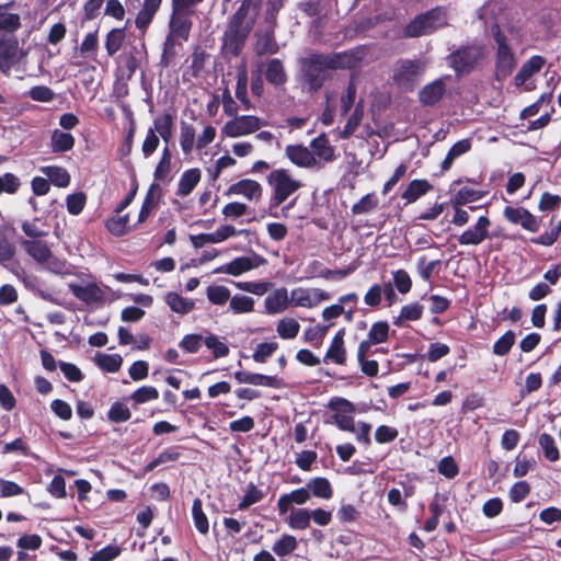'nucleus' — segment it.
<instances>
[{"instance_id":"obj_52","label":"nucleus","mask_w":561,"mask_h":561,"mask_svg":"<svg viewBox=\"0 0 561 561\" xmlns=\"http://www.w3.org/2000/svg\"><path fill=\"white\" fill-rule=\"evenodd\" d=\"M300 330V324L293 318L282 319L277 323L276 331L282 339H295Z\"/></svg>"},{"instance_id":"obj_3","label":"nucleus","mask_w":561,"mask_h":561,"mask_svg":"<svg viewBox=\"0 0 561 561\" xmlns=\"http://www.w3.org/2000/svg\"><path fill=\"white\" fill-rule=\"evenodd\" d=\"M491 33L496 45L494 54V79L502 82L512 75L517 65V60L508 37L497 23L492 25Z\"/></svg>"},{"instance_id":"obj_4","label":"nucleus","mask_w":561,"mask_h":561,"mask_svg":"<svg viewBox=\"0 0 561 561\" xmlns=\"http://www.w3.org/2000/svg\"><path fill=\"white\" fill-rule=\"evenodd\" d=\"M484 47L478 42L460 45L447 56L450 68L457 76L468 75L479 65L484 55Z\"/></svg>"},{"instance_id":"obj_56","label":"nucleus","mask_w":561,"mask_h":561,"mask_svg":"<svg viewBox=\"0 0 561 561\" xmlns=\"http://www.w3.org/2000/svg\"><path fill=\"white\" fill-rule=\"evenodd\" d=\"M204 344L207 348L211 350L213 356L215 358H221L228 356L230 350L228 345L219 340V337L209 333L206 337H204Z\"/></svg>"},{"instance_id":"obj_40","label":"nucleus","mask_w":561,"mask_h":561,"mask_svg":"<svg viewBox=\"0 0 561 561\" xmlns=\"http://www.w3.org/2000/svg\"><path fill=\"white\" fill-rule=\"evenodd\" d=\"M423 306L419 302H412L404 305L399 316L393 320V324L401 328L404 321H416L423 316Z\"/></svg>"},{"instance_id":"obj_6","label":"nucleus","mask_w":561,"mask_h":561,"mask_svg":"<svg viewBox=\"0 0 561 561\" xmlns=\"http://www.w3.org/2000/svg\"><path fill=\"white\" fill-rule=\"evenodd\" d=\"M254 26V21L247 24L229 20L222 37V50L232 57H238L244 48L245 42Z\"/></svg>"},{"instance_id":"obj_39","label":"nucleus","mask_w":561,"mask_h":561,"mask_svg":"<svg viewBox=\"0 0 561 561\" xmlns=\"http://www.w3.org/2000/svg\"><path fill=\"white\" fill-rule=\"evenodd\" d=\"M538 444L543 453V457L548 461L556 462L560 459V450L552 435L548 433L540 434L538 437Z\"/></svg>"},{"instance_id":"obj_64","label":"nucleus","mask_w":561,"mask_h":561,"mask_svg":"<svg viewBox=\"0 0 561 561\" xmlns=\"http://www.w3.org/2000/svg\"><path fill=\"white\" fill-rule=\"evenodd\" d=\"M159 398V391L152 386H142L130 394L136 404H142Z\"/></svg>"},{"instance_id":"obj_57","label":"nucleus","mask_w":561,"mask_h":561,"mask_svg":"<svg viewBox=\"0 0 561 561\" xmlns=\"http://www.w3.org/2000/svg\"><path fill=\"white\" fill-rule=\"evenodd\" d=\"M288 525L293 529H307L310 526V512L306 508H298L290 513Z\"/></svg>"},{"instance_id":"obj_62","label":"nucleus","mask_w":561,"mask_h":561,"mask_svg":"<svg viewBox=\"0 0 561 561\" xmlns=\"http://www.w3.org/2000/svg\"><path fill=\"white\" fill-rule=\"evenodd\" d=\"M39 218L35 217L32 220H24L21 225L22 231L28 238L27 240L42 239L48 236V231L38 226Z\"/></svg>"},{"instance_id":"obj_45","label":"nucleus","mask_w":561,"mask_h":561,"mask_svg":"<svg viewBox=\"0 0 561 561\" xmlns=\"http://www.w3.org/2000/svg\"><path fill=\"white\" fill-rule=\"evenodd\" d=\"M551 229L545 231L539 237L531 238L530 241L535 244L550 247L557 242L561 233V219L554 224V217L550 219Z\"/></svg>"},{"instance_id":"obj_19","label":"nucleus","mask_w":561,"mask_h":561,"mask_svg":"<svg viewBox=\"0 0 561 561\" xmlns=\"http://www.w3.org/2000/svg\"><path fill=\"white\" fill-rule=\"evenodd\" d=\"M21 245L24 251L38 264L47 263L53 256L48 243L42 239L22 240Z\"/></svg>"},{"instance_id":"obj_15","label":"nucleus","mask_w":561,"mask_h":561,"mask_svg":"<svg viewBox=\"0 0 561 561\" xmlns=\"http://www.w3.org/2000/svg\"><path fill=\"white\" fill-rule=\"evenodd\" d=\"M233 378L239 383H248L252 386H263L279 389L285 386L282 378L277 376H267L259 373H250L244 370H237L233 373Z\"/></svg>"},{"instance_id":"obj_5","label":"nucleus","mask_w":561,"mask_h":561,"mask_svg":"<svg viewBox=\"0 0 561 561\" xmlns=\"http://www.w3.org/2000/svg\"><path fill=\"white\" fill-rule=\"evenodd\" d=\"M267 183L273 188L271 204L282 205L290 195L297 192L302 184L290 176L288 170L276 169L267 175Z\"/></svg>"},{"instance_id":"obj_11","label":"nucleus","mask_w":561,"mask_h":561,"mask_svg":"<svg viewBox=\"0 0 561 561\" xmlns=\"http://www.w3.org/2000/svg\"><path fill=\"white\" fill-rule=\"evenodd\" d=\"M504 218L514 225H520L529 232H537L540 229L541 220L525 207L506 206L503 210Z\"/></svg>"},{"instance_id":"obj_43","label":"nucleus","mask_w":561,"mask_h":561,"mask_svg":"<svg viewBox=\"0 0 561 561\" xmlns=\"http://www.w3.org/2000/svg\"><path fill=\"white\" fill-rule=\"evenodd\" d=\"M236 98L240 101L245 111L253 108V104L248 98V75L245 69L238 72L236 84Z\"/></svg>"},{"instance_id":"obj_50","label":"nucleus","mask_w":561,"mask_h":561,"mask_svg":"<svg viewBox=\"0 0 561 561\" xmlns=\"http://www.w3.org/2000/svg\"><path fill=\"white\" fill-rule=\"evenodd\" d=\"M379 199L375 193L364 195L357 203L352 206L353 215H362L373 211L378 207Z\"/></svg>"},{"instance_id":"obj_63","label":"nucleus","mask_w":561,"mask_h":561,"mask_svg":"<svg viewBox=\"0 0 561 561\" xmlns=\"http://www.w3.org/2000/svg\"><path fill=\"white\" fill-rule=\"evenodd\" d=\"M131 417L130 410L122 402H114L107 411V419L113 423H123Z\"/></svg>"},{"instance_id":"obj_10","label":"nucleus","mask_w":561,"mask_h":561,"mask_svg":"<svg viewBox=\"0 0 561 561\" xmlns=\"http://www.w3.org/2000/svg\"><path fill=\"white\" fill-rule=\"evenodd\" d=\"M266 259L260 254L253 253L252 256L236 257L227 264L217 267L214 273H225L232 276H239L245 272L266 264Z\"/></svg>"},{"instance_id":"obj_18","label":"nucleus","mask_w":561,"mask_h":561,"mask_svg":"<svg viewBox=\"0 0 561 561\" xmlns=\"http://www.w3.org/2000/svg\"><path fill=\"white\" fill-rule=\"evenodd\" d=\"M263 188L261 184L251 179H242L228 188V194L241 195L249 201H259L262 197Z\"/></svg>"},{"instance_id":"obj_24","label":"nucleus","mask_w":561,"mask_h":561,"mask_svg":"<svg viewBox=\"0 0 561 561\" xmlns=\"http://www.w3.org/2000/svg\"><path fill=\"white\" fill-rule=\"evenodd\" d=\"M162 191L159 184L152 183L142 201L139 214H138V220L137 224L145 222L151 213L158 207L160 199H161Z\"/></svg>"},{"instance_id":"obj_25","label":"nucleus","mask_w":561,"mask_h":561,"mask_svg":"<svg viewBox=\"0 0 561 561\" xmlns=\"http://www.w3.org/2000/svg\"><path fill=\"white\" fill-rule=\"evenodd\" d=\"M240 4L230 16L231 21L247 24L248 21L256 20L263 0H239Z\"/></svg>"},{"instance_id":"obj_28","label":"nucleus","mask_w":561,"mask_h":561,"mask_svg":"<svg viewBox=\"0 0 561 561\" xmlns=\"http://www.w3.org/2000/svg\"><path fill=\"white\" fill-rule=\"evenodd\" d=\"M265 79L274 87H282L287 82V73L282 60L274 58L266 64Z\"/></svg>"},{"instance_id":"obj_9","label":"nucleus","mask_w":561,"mask_h":561,"mask_svg":"<svg viewBox=\"0 0 561 561\" xmlns=\"http://www.w3.org/2000/svg\"><path fill=\"white\" fill-rule=\"evenodd\" d=\"M261 119L254 115L236 116L228 121L221 129L222 135L237 138L255 133L261 128Z\"/></svg>"},{"instance_id":"obj_23","label":"nucleus","mask_w":561,"mask_h":561,"mask_svg":"<svg viewBox=\"0 0 561 561\" xmlns=\"http://www.w3.org/2000/svg\"><path fill=\"white\" fill-rule=\"evenodd\" d=\"M311 493L306 488L293 490L290 493L282 494L277 501L279 515L286 514L293 504L304 505L310 500Z\"/></svg>"},{"instance_id":"obj_2","label":"nucleus","mask_w":561,"mask_h":561,"mask_svg":"<svg viewBox=\"0 0 561 561\" xmlns=\"http://www.w3.org/2000/svg\"><path fill=\"white\" fill-rule=\"evenodd\" d=\"M448 25V12L443 5H437L419 13L402 30L404 38H415L432 34Z\"/></svg>"},{"instance_id":"obj_33","label":"nucleus","mask_w":561,"mask_h":561,"mask_svg":"<svg viewBox=\"0 0 561 561\" xmlns=\"http://www.w3.org/2000/svg\"><path fill=\"white\" fill-rule=\"evenodd\" d=\"M307 489L310 493L323 500H330L333 496V488L329 479L324 477H316L308 481Z\"/></svg>"},{"instance_id":"obj_12","label":"nucleus","mask_w":561,"mask_h":561,"mask_svg":"<svg viewBox=\"0 0 561 561\" xmlns=\"http://www.w3.org/2000/svg\"><path fill=\"white\" fill-rule=\"evenodd\" d=\"M491 220L488 216H480L472 227L466 229L460 236L457 237L461 245H479L484 240L490 238L489 228Z\"/></svg>"},{"instance_id":"obj_54","label":"nucleus","mask_w":561,"mask_h":561,"mask_svg":"<svg viewBox=\"0 0 561 561\" xmlns=\"http://www.w3.org/2000/svg\"><path fill=\"white\" fill-rule=\"evenodd\" d=\"M389 329L387 321H377L373 323L367 337L374 344L385 343L389 339Z\"/></svg>"},{"instance_id":"obj_26","label":"nucleus","mask_w":561,"mask_h":561,"mask_svg":"<svg viewBox=\"0 0 561 561\" xmlns=\"http://www.w3.org/2000/svg\"><path fill=\"white\" fill-rule=\"evenodd\" d=\"M286 157L297 167L311 168L316 164L313 153L302 145H288L285 148Z\"/></svg>"},{"instance_id":"obj_20","label":"nucleus","mask_w":561,"mask_h":561,"mask_svg":"<svg viewBox=\"0 0 561 561\" xmlns=\"http://www.w3.org/2000/svg\"><path fill=\"white\" fill-rule=\"evenodd\" d=\"M546 64V59L540 55H534L527 59L514 77L516 87L524 85L534 75L538 73Z\"/></svg>"},{"instance_id":"obj_38","label":"nucleus","mask_w":561,"mask_h":561,"mask_svg":"<svg viewBox=\"0 0 561 561\" xmlns=\"http://www.w3.org/2000/svg\"><path fill=\"white\" fill-rule=\"evenodd\" d=\"M311 152L313 157L317 156L324 161H332L334 159V149L330 146L329 139L325 134H321L310 142Z\"/></svg>"},{"instance_id":"obj_41","label":"nucleus","mask_w":561,"mask_h":561,"mask_svg":"<svg viewBox=\"0 0 561 561\" xmlns=\"http://www.w3.org/2000/svg\"><path fill=\"white\" fill-rule=\"evenodd\" d=\"M484 196V193L470 187H461L449 201L454 208L461 207L468 203L477 202Z\"/></svg>"},{"instance_id":"obj_44","label":"nucleus","mask_w":561,"mask_h":561,"mask_svg":"<svg viewBox=\"0 0 561 561\" xmlns=\"http://www.w3.org/2000/svg\"><path fill=\"white\" fill-rule=\"evenodd\" d=\"M129 216L123 215L119 216V214L116 216H113L106 220V229L116 237H123L126 233H128L131 228L128 226Z\"/></svg>"},{"instance_id":"obj_61","label":"nucleus","mask_w":561,"mask_h":561,"mask_svg":"<svg viewBox=\"0 0 561 561\" xmlns=\"http://www.w3.org/2000/svg\"><path fill=\"white\" fill-rule=\"evenodd\" d=\"M297 540L291 535H283L274 545L273 551L278 557H285L291 553L297 548Z\"/></svg>"},{"instance_id":"obj_17","label":"nucleus","mask_w":561,"mask_h":561,"mask_svg":"<svg viewBox=\"0 0 561 561\" xmlns=\"http://www.w3.org/2000/svg\"><path fill=\"white\" fill-rule=\"evenodd\" d=\"M345 329H340L333 336L331 344L323 357L324 363L332 362L336 365L346 364Z\"/></svg>"},{"instance_id":"obj_32","label":"nucleus","mask_w":561,"mask_h":561,"mask_svg":"<svg viewBox=\"0 0 561 561\" xmlns=\"http://www.w3.org/2000/svg\"><path fill=\"white\" fill-rule=\"evenodd\" d=\"M76 144L75 137L67 131L55 129L50 137V148L54 153L70 151Z\"/></svg>"},{"instance_id":"obj_37","label":"nucleus","mask_w":561,"mask_h":561,"mask_svg":"<svg viewBox=\"0 0 561 561\" xmlns=\"http://www.w3.org/2000/svg\"><path fill=\"white\" fill-rule=\"evenodd\" d=\"M126 39L125 27L112 28L105 37V49L110 57H113L124 45Z\"/></svg>"},{"instance_id":"obj_29","label":"nucleus","mask_w":561,"mask_h":561,"mask_svg":"<svg viewBox=\"0 0 561 561\" xmlns=\"http://www.w3.org/2000/svg\"><path fill=\"white\" fill-rule=\"evenodd\" d=\"M201 170L197 168L184 171L179 180L176 195H190L201 181Z\"/></svg>"},{"instance_id":"obj_30","label":"nucleus","mask_w":561,"mask_h":561,"mask_svg":"<svg viewBox=\"0 0 561 561\" xmlns=\"http://www.w3.org/2000/svg\"><path fill=\"white\" fill-rule=\"evenodd\" d=\"M432 190L433 185L427 180H413L401 194V198L404 199L408 204L414 203L421 196L427 194Z\"/></svg>"},{"instance_id":"obj_8","label":"nucleus","mask_w":561,"mask_h":561,"mask_svg":"<svg viewBox=\"0 0 561 561\" xmlns=\"http://www.w3.org/2000/svg\"><path fill=\"white\" fill-rule=\"evenodd\" d=\"M328 408L334 413L331 415L332 422L343 432L355 433V420L353 413L355 405L345 398L334 397L329 403Z\"/></svg>"},{"instance_id":"obj_60","label":"nucleus","mask_w":561,"mask_h":561,"mask_svg":"<svg viewBox=\"0 0 561 561\" xmlns=\"http://www.w3.org/2000/svg\"><path fill=\"white\" fill-rule=\"evenodd\" d=\"M87 204V195L83 192L69 194L66 198L67 210L70 215L77 216L82 213Z\"/></svg>"},{"instance_id":"obj_53","label":"nucleus","mask_w":561,"mask_h":561,"mask_svg":"<svg viewBox=\"0 0 561 561\" xmlns=\"http://www.w3.org/2000/svg\"><path fill=\"white\" fill-rule=\"evenodd\" d=\"M516 335L512 330L506 331L500 339L493 344V354L497 356H505L510 353L511 348L515 344Z\"/></svg>"},{"instance_id":"obj_34","label":"nucleus","mask_w":561,"mask_h":561,"mask_svg":"<svg viewBox=\"0 0 561 561\" xmlns=\"http://www.w3.org/2000/svg\"><path fill=\"white\" fill-rule=\"evenodd\" d=\"M70 289L76 298L87 304L95 302L102 299V290L95 284H89L85 286L71 285Z\"/></svg>"},{"instance_id":"obj_42","label":"nucleus","mask_w":561,"mask_h":561,"mask_svg":"<svg viewBox=\"0 0 561 561\" xmlns=\"http://www.w3.org/2000/svg\"><path fill=\"white\" fill-rule=\"evenodd\" d=\"M192 517L194 526L198 533L205 535L209 530V522L206 514L203 511V502L199 497H196L192 504Z\"/></svg>"},{"instance_id":"obj_58","label":"nucleus","mask_w":561,"mask_h":561,"mask_svg":"<svg viewBox=\"0 0 561 561\" xmlns=\"http://www.w3.org/2000/svg\"><path fill=\"white\" fill-rule=\"evenodd\" d=\"M21 187V180L18 175L7 172L0 175V195H14Z\"/></svg>"},{"instance_id":"obj_35","label":"nucleus","mask_w":561,"mask_h":561,"mask_svg":"<svg viewBox=\"0 0 561 561\" xmlns=\"http://www.w3.org/2000/svg\"><path fill=\"white\" fill-rule=\"evenodd\" d=\"M41 171L48 178L49 183L58 187H67L70 184L71 178L69 172L58 165L43 167Z\"/></svg>"},{"instance_id":"obj_16","label":"nucleus","mask_w":561,"mask_h":561,"mask_svg":"<svg viewBox=\"0 0 561 561\" xmlns=\"http://www.w3.org/2000/svg\"><path fill=\"white\" fill-rule=\"evenodd\" d=\"M419 72V62L416 60H404L393 73V81L398 87L412 89L415 84Z\"/></svg>"},{"instance_id":"obj_22","label":"nucleus","mask_w":561,"mask_h":561,"mask_svg":"<svg viewBox=\"0 0 561 561\" xmlns=\"http://www.w3.org/2000/svg\"><path fill=\"white\" fill-rule=\"evenodd\" d=\"M161 3L162 0H144L142 7L135 19V26L138 31L145 33L148 30L160 9Z\"/></svg>"},{"instance_id":"obj_55","label":"nucleus","mask_w":561,"mask_h":561,"mask_svg":"<svg viewBox=\"0 0 561 561\" xmlns=\"http://www.w3.org/2000/svg\"><path fill=\"white\" fill-rule=\"evenodd\" d=\"M230 309L233 313H249L254 310V300L252 297L234 295L230 298Z\"/></svg>"},{"instance_id":"obj_14","label":"nucleus","mask_w":561,"mask_h":561,"mask_svg":"<svg viewBox=\"0 0 561 561\" xmlns=\"http://www.w3.org/2000/svg\"><path fill=\"white\" fill-rule=\"evenodd\" d=\"M193 14L171 9L168 35L187 41L193 26Z\"/></svg>"},{"instance_id":"obj_59","label":"nucleus","mask_w":561,"mask_h":561,"mask_svg":"<svg viewBox=\"0 0 561 561\" xmlns=\"http://www.w3.org/2000/svg\"><path fill=\"white\" fill-rule=\"evenodd\" d=\"M278 350L277 342H263L256 345L252 358L255 363H266L267 358L271 357L274 352Z\"/></svg>"},{"instance_id":"obj_31","label":"nucleus","mask_w":561,"mask_h":561,"mask_svg":"<svg viewBox=\"0 0 561 561\" xmlns=\"http://www.w3.org/2000/svg\"><path fill=\"white\" fill-rule=\"evenodd\" d=\"M264 305L270 314L284 311L288 305L287 289L285 287L276 289L265 298Z\"/></svg>"},{"instance_id":"obj_13","label":"nucleus","mask_w":561,"mask_h":561,"mask_svg":"<svg viewBox=\"0 0 561 561\" xmlns=\"http://www.w3.org/2000/svg\"><path fill=\"white\" fill-rule=\"evenodd\" d=\"M331 299V295L320 288H295L291 290V301L297 307L312 308L321 301Z\"/></svg>"},{"instance_id":"obj_47","label":"nucleus","mask_w":561,"mask_h":561,"mask_svg":"<svg viewBox=\"0 0 561 561\" xmlns=\"http://www.w3.org/2000/svg\"><path fill=\"white\" fill-rule=\"evenodd\" d=\"M176 37L167 35L163 42L162 54L159 61V66L162 69L169 68L176 56Z\"/></svg>"},{"instance_id":"obj_51","label":"nucleus","mask_w":561,"mask_h":561,"mask_svg":"<svg viewBox=\"0 0 561 561\" xmlns=\"http://www.w3.org/2000/svg\"><path fill=\"white\" fill-rule=\"evenodd\" d=\"M264 497V492L253 483L250 482L247 485L245 494L242 497L241 502L238 504V510L244 511L249 508L251 505L259 503Z\"/></svg>"},{"instance_id":"obj_49","label":"nucleus","mask_w":561,"mask_h":561,"mask_svg":"<svg viewBox=\"0 0 561 561\" xmlns=\"http://www.w3.org/2000/svg\"><path fill=\"white\" fill-rule=\"evenodd\" d=\"M180 145L185 154L193 151L195 145V128L193 125L185 122L181 123Z\"/></svg>"},{"instance_id":"obj_36","label":"nucleus","mask_w":561,"mask_h":561,"mask_svg":"<svg viewBox=\"0 0 561 561\" xmlns=\"http://www.w3.org/2000/svg\"><path fill=\"white\" fill-rule=\"evenodd\" d=\"M165 302L173 312L186 314L195 308V302L192 299L182 297L180 294L170 291L165 296Z\"/></svg>"},{"instance_id":"obj_7","label":"nucleus","mask_w":561,"mask_h":561,"mask_svg":"<svg viewBox=\"0 0 561 561\" xmlns=\"http://www.w3.org/2000/svg\"><path fill=\"white\" fill-rule=\"evenodd\" d=\"M26 57V51L20 47L16 35L2 34L0 36V71L9 75Z\"/></svg>"},{"instance_id":"obj_21","label":"nucleus","mask_w":561,"mask_h":561,"mask_svg":"<svg viewBox=\"0 0 561 561\" xmlns=\"http://www.w3.org/2000/svg\"><path fill=\"white\" fill-rule=\"evenodd\" d=\"M19 272H15V276L24 284L25 288L37 295L45 301L55 302L53 294L42 288V280L33 274L26 273L21 265H18Z\"/></svg>"},{"instance_id":"obj_27","label":"nucleus","mask_w":561,"mask_h":561,"mask_svg":"<svg viewBox=\"0 0 561 561\" xmlns=\"http://www.w3.org/2000/svg\"><path fill=\"white\" fill-rule=\"evenodd\" d=\"M445 93V83L442 79L424 85L419 92V100L423 105L434 106L437 104Z\"/></svg>"},{"instance_id":"obj_1","label":"nucleus","mask_w":561,"mask_h":561,"mask_svg":"<svg viewBox=\"0 0 561 561\" xmlns=\"http://www.w3.org/2000/svg\"><path fill=\"white\" fill-rule=\"evenodd\" d=\"M341 67V54H312L301 62L304 82L310 92H317L327 80L325 70H335Z\"/></svg>"},{"instance_id":"obj_48","label":"nucleus","mask_w":561,"mask_h":561,"mask_svg":"<svg viewBox=\"0 0 561 561\" xmlns=\"http://www.w3.org/2000/svg\"><path fill=\"white\" fill-rule=\"evenodd\" d=\"M21 27V18L18 13L0 12V36L2 34L15 35Z\"/></svg>"},{"instance_id":"obj_46","label":"nucleus","mask_w":561,"mask_h":561,"mask_svg":"<svg viewBox=\"0 0 561 561\" xmlns=\"http://www.w3.org/2000/svg\"><path fill=\"white\" fill-rule=\"evenodd\" d=\"M95 363L106 373H116L122 367L123 358L119 354H100L95 357Z\"/></svg>"}]
</instances>
